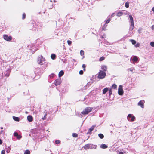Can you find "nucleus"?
I'll return each mask as SVG.
<instances>
[{"label": "nucleus", "mask_w": 154, "mask_h": 154, "mask_svg": "<svg viewBox=\"0 0 154 154\" xmlns=\"http://www.w3.org/2000/svg\"><path fill=\"white\" fill-rule=\"evenodd\" d=\"M79 116L81 117H82V115H81V114H80V115Z\"/></svg>", "instance_id": "56"}, {"label": "nucleus", "mask_w": 154, "mask_h": 154, "mask_svg": "<svg viewBox=\"0 0 154 154\" xmlns=\"http://www.w3.org/2000/svg\"><path fill=\"white\" fill-rule=\"evenodd\" d=\"M105 59V57L103 56L101 57L99 59V61H100L103 60Z\"/></svg>", "instance_id": "32"}, {"label": "nucleus", "mask_w": 154, "mask_h": 154, "mask_svg": "<svg viewBox=\"0 0 154 154\" xmlns=\"http://www.w3.org/2000/svg\"><path fill=\"white\" fill-rule=\"evenodd\" d=\"M127 119L129 121L133 122L135 121V117L133 114H130L128 115L127 117Z\"/></svg>", "instance_id": "4"}, {"label": "nucleus", "mask_w": 154, "mask_h": 154, "mask_svg": "<svg viewBox=\"0 0 154 154\" xmlns=\"http://www.w3.org/2000/svg\"><path fill=\"white\" fill-rule=\"evenodd\" d=\"M118 154H123V153L122 152H120Z\"/></svg>", "instance_id": "52"}, {"label": "nucleus", "mask_w": 154, "mask_h": 154, "mask_svg": "<svg viewBox=\"0 0 154 154\" xmlns=\"http://www.w3.org/2000/svg\"><path fill=\"white\" fill-rule=\"evenodd\" d=\"M5 76L7 77L9 76L10 73L8 71H7L5 73Z\"/></svg>", "instance_id": "25"}, {"label": "nucleus", "mask_w": 154, "mask_h": 154, "mask_svg": "<svg viewBox=\"0 0 154 154\" xmlns=\"http://www.w3.org/2000/svg\"><path fill=\"white\" fill-rule=\"evenodd\" d=\"M109 96H110L112 94V91L111 89H110L109 91Z\"/></svg>", "instance_id": "36"}, {"label": "nucleus", "mask_w": 154, "mask_h": 154, "mask_svg": "<svg viewBox=\"0 0 154 154\" xmlns=\"http://www.w3.org/2000/svg\"><path fill=\"white\" fill-rule=\"evenodd\" d=\"M5 152L4 150L2 151L1 154H5Z\"/></svg>", "instance_id": "49"}, {"label": "nucleus", "mask_w": 154, "mask_h": 154, "mask_svg": "<svg viewBox=\"0 0 154 154\" xmlns=\"http://www.w3.org/2000/svg\"><path fill=\"white\" fill-rule=\"evenodd\" d=\"M73 61L75 60L74 59H73Z\"/></svg>", "instance_id": "58"}, {"label": "nucleus", "mask_w": 154, "mask_h": 154, "mask_svg": "<svg viewBox=\"0 0 154 154\" xmlns=\"http://www.w3.org/2000/svg\"><path fill=\"white\" fill-rule=\"evenodd\" d=\"M130 23V26H134V22L133 18L131 15H130L129 16Z\"/></svg>", "instance_id": "8"}, {"label": "nucleus", "mask_w": 154, "mask_h": 154, "mask_svg": "<svg viewBox=\"0 0 154 154\" xmlns=\"http://www.w3.org/2000/svg\"><path fill=\"white\" fill-rule=\"evenodd\" d=\"M111 20L110 18H109L108 19H107V20L106 21L105 24H107L109 23L110 21Z\"/></svg>", "instance_id": "34"}, {"label": "nucleus", "mask_w": 154, "mask_h": 154, "mask_svg": "<svg viewBox=\"0 0 154 154\" xmlns=\"http://www.w3.org/2000/svg\"><path fill=\"white\" fill-rule=\"evenodd\" d=\"M150 45L151 46L154 47V42H151Z\"/></svg>", "instance_id": "42"}, {"label": "nucleus", "mask_w": 154, "mask_h": 154, "mask_svg": "<svg viewBox=\"0 0 154 154\" xmlns=\"http://www.w3.org/2000/svg\"><path fill=\"white\" fill-rule=\"evenodd\" d=\"M51 58L53 60H54L56 58V56L55 54H53L51 55Z\"/></svg>", "instance_id": "24"}, {"label": "nucleus", "mask_w": 154, "mask_h": 154, "mask_svg": "<svg viewBox=\"0 0 154 154\" xmlns=\"http://www.w3.org/2000/svg\"><path fill=\"white\" fill-rule=\"evenodd\" d=\"M107 25L106 24H105L103 26L102 28V29L103 30H106V27L107 26Z\"/></svg>", "instance_id": "29"}, {"label": "nucleus", "mask_w": 154, "mask_h": 154, "mask_svg": "<svg viewBox=\"0 0 154 154\" xmlns=\"http://www.w3.org/2000/svg\"><path fill=\"white\" fill-rule=\"evenodd\" d=\"M3 38L5 40L8 41H10L12 39V37L11 36H8V35L5 34L3 35Z\"/></svg>", "instance_id": "6"}, {"label": "nucleus", "mask_w": 154, "mask_h": 154, "mask_svg": "<svg viewBox=\"0 0 154 154\" xmlns=\"http://www.w3.org/2000/svg\"><path fill=\"white\" fill-rule=\"evenodd\" d=\"M101 69L103 71H106L107 70V67L105 65H103L102 66Z\"/></svg>", "instance_id": "18"}, {"label": "nucleus", "mask_w": 154, "mask_h": 154, "mask_svg": "<svg viewBox=\"0 0 154 154\" xmlns=\"http://www.w3.org/2000/svg\"><path fill=\"white\" fill-rule=\"evenodd\" d=\"M95 127V126H92L88 130V132L87 133V134H91V131L94 130Z\"/></svg>", "instance_id": "11"}, {"label": "nucleus", "mask_w": 154, "mask_h": 154, "mask_svg": "<svg viewBox=\"0 0 154 154\" xmlns=\"http://www.w3.org/2000/svg\"><path fill=\"white\" fill-rule=\"evenodd\" d=\"M122 14H123V13L122 12H119L117 13L116 15L117 16L120 17V16H122Z\"/></svg>", "instance_id": "26"}, {"label": "nucleus", "mask_w": 154, "mask_h": 154, "mask_svg": "<svg viewBox=\"0 0 154 154\" xmlns=\"http://www.w3.org/2000/svg\"><path fill=\"white\" fill-rule=\"evenodd\" d=\"M79 74L80 75H82L83 74V71L82 70H81L79 71Z\"/></svg>", "instance_id": "44"}, {"label": "nucleus", "mask_w": 154, "mask_h": 154, "mask_svg": "<svg viewBox=\"0 0 154 154\" xmlns=\"http://www.w3.org/2000/svg\"><path fill=\"white\" fill-rule=\"evenodd\" d=\"M93 108L90 107H86L81 112L82 114L85 115L88 114L92 110Z\"/></svg>", "instance_id": "3"}, {"label": "nucleus", "mask_w": 154, "mask_h": 154, "mask_svg": "<svg viewBox=\"0 0 154 154\" xmlns=\"http://www.w3.org/2000/svg\"><path fill=\"white\" fill-rule=\"evenodd\" d=\"M25 18H26V14L25 13H23V15H22V19L23 20V19H25Z\"/></svg>", "instance_id": "35"}, {"label": "nucleus", "mask_w": 154, "mask_h": 154, "mask_svg": "<svg viewBox=\"0 0 154 154\" xmlns=\"http://www.w3.org/2000/svg\"><path fill=\"white\" fill-rule=\"evenodd\" d=\"M118 94L120 95H122L123 94V90L122 88V85H119L118 88Z\"/></svg>", "instance_id": "7"}, {"label": "nucleus", "mask_w": 154, "mask_h": 154, "mask_svg": "<svg viewBox=\"0 0 154 154\" xmlns=\"http://www.w3.org/2000/svg\"><path fill=\"white\" fill-rule=\"evenodd\" d=\"M130 41L133 45L135 44L136 43V41L133 39H130Z\"/></svg>", "instance_id": "28"}, {"label": "nucleus", "mask_w": 154, "mask_h": 154, "mask_svg": "<svg viewBox=\"0 0 154 154\" xmlns=\"http://www.w3.org/2000/svg\"><path fill=\"white\" fill-rule=\"evenodd\" d=\"M112 88L114 89H116L117 88V85L115 84H114L112 86Z\"/></svg>", "instance_id": "33"}, {"label": "nucleus", "mask_w": 154, "mask_h": 154, "mask_svg": "<svg viewBox=\"0 0 154 154\" xmlns=\"http://www.w3.org/2000/svg\"><path fill=\"white\" fill-rule=\"evenodd\" d=\"M91 85V83L90 82H88L87 84L84 87V89H87Z\"/></svg>", "instance_id": "16"}, {"label": "nucleus", "mask_w": 154, "mask_h": 154, "mask_svg": "<svg viewBox=\"0 0 154 154\" xmlns=\"http://www.w3.org/2000/svg\"><path fill=\"white\" fill-rule=\"evenodd\" d=\"M2 141L1 140V139L0 138V144H2Z\"/></svg>", "instance_id": "51"}, {"label": "nucleus", "mask_w": 154, "mask_h": 154, "mask_svg": "<svg viewBox=\"0 0 154 154\" xmlns=\"http://www.w3.org/2000/svg\"><path fill=\"white\" fill-rule=\"evenodd\" d=\"M152 30H153L154 29V26H153V25L152 26Z\"/></svg>", "instance_id": "55"}, {"label": "nucleus", "mask_w": 154, "mask_h": 154, "mask_svg": "<svg viewBox=\"0 0 154 154\" xmlns=\"http://www.w3.org/2000/svg\"><path fill=\"white\" fill-rule=\"evenodd\" d=\"M72 135L74 137H77L78 136V134L75 133H73L72 134Z\"/></svg>", "instance_id": "31"}, {"label": "nucleus", "mask_w": 154, "mask_h": 154, "mask_svg": "<svg viewBox=\"0 0 154 154\" xmlns=\"http://www.w3.org/2000/svg\"><path fill=\"white\" fill-rule=\"evenodd\" d=\"M82 67L83 68L84 71H85L86 65L84 64H83L82 65Z\"/></svg>", "instance_id": "38"}, {"label": "nucleus", "mask_w": 154, "mask_h": 154, "mask_svg": "<svg viewBox=\"0 0 154 154\" xmlns=\"http://www.w3.org/2000/svg\"><path fill=\"white\" fill-rule=\"evenodd\" d=\"M106 73L103 71L100 70L99 72L98 77L100 79H103L106 76Z\"/></svg>", "instance_id": "5"}, {"label": "nucleus", "mask_w": 154, "mask_h": 154, "mask_svg": "<svg viewBox=\"0 0 154 154\" xmlns=\"http://www.w3.org/2000/svg\"><path fill=\"white\" fill-rule=\"evenodd\" d=\"M64 74V72L63 71H62V70L60 71L59 72V73L58 74L59 77H61Z\"/></svg>", "instance_id": "21"}, {"label": "nucleus", "mask_w": 154, "mask_h": 154, "mask_svg": "<svg viewBox=\"0 0 154 154\" xmlns=\"http://www.w3.org/2000/svg\"><path fill=\"white\" fill-rule=\"evenodd\" d=\"M67 43L69 45H70L72 43V42L69 40H68L67 42Z\"/></svg>", "instance_id": "48"}, {"label": "nucleus", "mask_w": 154, "mask_h": 154, "mask_svg": "<svg viewBox=\"0 0 154 154\" xmlns=\"http://www.w3.org/2000/svg\"><path fill=\"white\" fill-rule=\"evenodd\" d=\"M80 54L81 56H82L84 55V52L83 51L81 50L80 51Z\"/></svg>", "instance_id": "37"}, {"label": "nucleus", "mask_w": 154, "mask_h": 154, "mask_svg": "<svg viewBox=\"0 0 154 154\" xmlns=\"http://www.w3.org/2000/svg\"><path fill=\"white\" fill-rule=\"evenodd\" d=\"M140 45V44L139 43H137L135 45V46L136 47H139Z\"/></svg>", "instance_id": "45"}, {"label": "nucleus", "mask_w": 154, "mask_h": 154, "mask_svg": "<svg viewBox=\"0 0 154 154\" xmlns=\"http://www.w3.org/2000/svg\"><path fill=\"white\" fill-rule=\"evenodd\" d=\"M89 148L90 149H96L97 146L95 145H93L92 144H89Z\"/></svg>", "instance_id": "15"}, {"label": "nucleus", "mask_w": 154, "mask_h": 154, "mask_svg": "<svg viewBox=\"0 0 154 154\" xmlns=\"http://www.w3.org/2000/svg\"><path fill=\"white\" fill-rule=\"evenodd\" d=\"M144 102L145 101L144 100H140L138 103V105L143 108L144 107Z\"/></svg>", "instance_id": "9"}, {"label": "nucleus", "mask_w": 154, "mask_h": 154, "mask_svg": "<svg viewBox=\"0 0 154 154\" xmlns=\"http://www.w3.org/2000/svg\"><path fill=\"white\" fill-rule=\"evenodd\" d=\"M13 119L16 121H19L20 118L18 117H17L14 116H13Z\"/></svg>", "instance_id": "22"}, {"label": "nucleus", "mask_w": 154, "mask_h": 154, "mask_svg": "<svg viewBox=\"0 0 154 154\" xmlns=\"http://www.w3.org/2000/svg\"><path fill=\"white\" fill-rule=\"evenodd\" d=\"M3 130H1L0 131V133H1V134H2V133H3Z\"/></svg>", "instance_id": "53"}, {"label": "nucleus", "mask_w": 154, "mask_h": 154, "mask_svg": "<svg viewBox=\"0 0 154 154\" xmlns=\"http://www.w3.org/2000/svg\"><path fill=\"white\" fill-rule=\"evenodd\" d=\"M11 149L10 148V147H8V149L6 151L7 153H9L10 152V150Z\"/></svg>", "instance_id": "41"}, {"label": "nucleus", "mask_w": 154, "mask_h": 154, "mask_svg": "<svg viewBox=\"0 0 154 154\" xmlns=\"http://www.w3.org/2000/svg\"><path fill=\"white\" fill-rule=\"evenodd\" d=\"M98 136L100 139H103L104 138V135L102 134H98Z\"/></svg>", "instance_id": "27"}, {"label": "nucleus", "mask_w": 154, "mask_h": 154, "mask_svg": "<svg viewBox=\"0 0 154 154\" xmlns=\"http://www.w3.org/2000/svg\"><path fill=\"white\" fill-rule=\"evenodd\" d=\"M47 114L46 113L44 115V117L43 118H42V119L43 120H44L46 118V116H47Z\"/></svg>", "instance_id": "43"}, {"label": "nucleus", "mask_w": 154, "mask_h": 154, "mask_svg": "<svg viewBox=\"0 0 154 154\" xmlns=\"http://www.w3.org/2000/svg\"><path fill=\"white\" fill-rule=\"evenodd\" d=\"M55 75L54 73L51 74L49 76V77L48 78V79H51L53 78Z\"/></svg>", "instance_id": "23"}, {"label": "nucleus", "mask_w": 154, "mask_h": 154, "mask_svg": "<svg viewBox=\"0 0 154 154\" xmlns=\"http://www.w3.org/2000/svg\"><path fill=\"white\" fill-rule=\"evenodd\" d=\"M131 60L133 62H136L138 60V57L136 56H134L131 58Z\"/></svg>", "instance_id": "13"}, {"label": "nucleus", "mask_w": 154, "mask_h": 154, "mask_svg": "<svg viewBox=\"0 0 154 154\" xmlns=\"http://www.w3.org/2000/svg\"><path fill=\"white\" fill-rule=\"evenodd\" d=\"M22 137V136L20 135H18L17 136V137L18 139H20Z\"/></svg>", "instance_id": "47"}, {"label": "nucleus", "mask_w": 154, "mask_h": 154, "mask_svg": "<svg viewBox=\"0 0 154 154\" xmlns=\"http://www.w3.org/2000/svg\"><path fill=\"white\" fill-rule=\"evenodd\" d=\"M89 147V144H87L85 145V146L83 147V148H84L85 149L87 150L90 149Z\"/></svg>", "instance_id": "19"}, {"label": "nucleus", "mask_w": 154, "mask_h": 154, "mask_svg": "<svg viewBox=\"0 0 154 154\" xmlns=\"http://www.w3.org/2000/svg\"><path fill=\"white\" fill-rule=\"evenodd\" d=\"M27 119L29 122H31L33 121V117L31 115L28 116L27 117Z\"/></svg>", "instance_id": "12"}, {"label": "nucleus", "mask_w": 154, "mask_h": 154, "mask_svg": "<svg viewBox=\"0 0 154 154\" xmlns=\"http://www.w3.org/2000/svg\"><path fill=\"white\" fill-rule=\"evenodd\" d=\"M61 83V80L60 79H57L55 81V85L56 86L60 85Z\"/></svg>", "instance_id": "10"}, {"label": "nucleus", "mask_w": 154, "mask_h": 154, "mask_svg": "<svg viewBox=\"0 0 154 154\" xmlns=\"http://www.w3.org/2000/svg\"><path fill=\"white\" fill-rule=\"evenodd\" d=\"M134 26H130L129 30V32L130 33H133V29H134Z\"/></svg>", "instance_id": "14"}, {"label": "nucleus", "mask_w": 154, "mask_h": 154, "mask_svg": "<svg viewBox=\"0 0 154 154\" xmlns=\"http://www.w3.org/2000/svg\"><path fill=\"white\" fill-rule=\"evenodd\" d=\"M107 146L105 144H102L100 146V147L102 149H106L107 148Z\"/></svg>", "instance_id": "20"}, {"label": "nucleus", "mask_w": 154, "mask_h": 154, "mask_svg": "<svg viewBox=\"0 0 154 154\" xmlns=\"http://www.w3.org/2000/svg\"><path fill=\"white\" fill-rule=\"evenodd\" d=\"M125 6L127 8H128L129 6V3L127 2H126L125 4Z\"/></svg>", "instance_id": "40"}, {"label": "nucleus", "mask_w": 154, "mask_h": 154, "mask_svg": "<svg viewBox=\"0 0 154 154\" xmlns=\"http://www.w3.org/2000/svg\"><path fill=\"white\" fill-rule=\"evenodd\" d=\"M18 135V133H17V132H14V135L15 137H17V136Z\"/></svg>", "instance_id": "46"}, {"label": "nucleus", "mask_w": 154, "mask_h": 154, "mask_svg": "<svg viewBox=\"0 0 154 154\" xmlns=\"http://www.w3.org/2000/svg\"><path fill=\"white\" fill-rule=\"evenodd\" d=\"M108 90L109 89L108 88H105L103 90V94H105Z\"/></svg>", "instance_id": "17"}, {"label": "nucleus", "mask_w": 154, "mask_h": 154, "mask_svg": "<svg viewBox=\"0 0 154 154\" xmlns=\"http://www.w3.org/2000/svg\"><path fill=\"white\" fill-rule=\"evenodd\" d=\"M127 70H129L130 71H131V72H133V69L132 68H129Z\"/></svg>", "instance_id": "50"}, {"label": "nucleus", "mask_w": 154, "mask_h": 154, "mask_svg": "<svg viewBox=\"0 0 154 154\" xmlns=\"http://www.w3.org/2000/svg\"><path fill=\"white\" fill-rule=\"evenodd\" d=\"M34 74L33 75H30L29 76H28V78H30V82H31L35 78V75H40L42 73L40 71V69L39 68H35L34 70Z\"/></svg>", "instance_id": "1"}, {"label": "nucleus", "mask_w": 154, "mask_h": 154, "mask_svg": "<svg viewBox=\"0 0 154 154\" xmlns=\"http://www.w3.org/2000/svg\"><path fill=\"white\" fill-rule=\"evenodd\" d=\"M24 154H30V151L29 150H26L24 153Z\"/></svg>", "instance_id": "30"}, {"label": "nucleus", "mask_w": 154, "mask_h": 154, "mask_svg": "<svg viewBox=\"0 0 154 154\" xmlns=\"http://www.w3.org/2000/svg\"><path fill=\"white\" fill-rule=\"evenodd\" d=\"M37 61L39 64L43 65L45 63V59L43 56L40 55L38 57Z\"/></svg>", "instance_id": "2"}, {"label": "nucleus", "mask_w": 154, "mask_h": 154, "mask_svg": "<svg viewBox=\"0 0 154 154\" xmlns=\"http://www.w3.org/2000/svg\"><path fill=\"white\" fill-rule=\"evenodd\" d=\"M60 141L58 140H56L55 141V143L56 144H58L60 143Z\"/></svg>", "instance_id": "39"}, {"label": "nucleus", "mask_w": 154, "mask_h": 154, "mask_svg": "<svg viewBox=\"0 0 154 154\" xmlns=\"http://www.w3.org/2000/svg\"><path fill=\"white\" fill-rule=\"evenodd\" d=\"M152 10L154 12V7L152 8Z\"/></svg>", "instance_id": "54"}, {"label": "nucleus", "mask_w": 154, "mask_h": 154, "mask_svg": "<svg viewBox=\"0 0 154 154\" xmlns=\"http://www.w3.org/2000/svg\"><path fill=\"white\" fill-rule=\"evenodd\" d=\"M1 129H3V127H1Z\"/></svg>", "instance_id": "57"}]
</instances>
